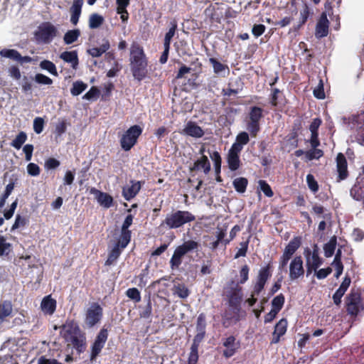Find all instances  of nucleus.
Listing matches in <instances>:
<instances>
[{"label": "nucleus", "instance_id": "nucleus-17", "mask_svg": "<svg viewBox=\"0 0 364 364\" xmlns=\"http://www.w3.org/2000/svg\"><path fill=\"white\" fill-rule=\"evenodd\" d=\"M129 242L122 243V240L117 238L114 247L109 252L107 259L105 261L106 266L112 265L120 256L122 250L129 245Z\"/></svg>", "mask_w": 364, "mask_h": 364}, {"label": "nucleus", "instance_id": "nucleus-40", "mask_svg": "<svg viewBox=\"0 0 364 364\" xmlns=\"http://www.w3.org/2000/svg\"><path fill=\"white\" fill-rule=\"evenodd\" d=\"M11 250V244L6 242V238L0 235V257L8 256Z\"/></svg>", "mask_w": 364, "mask_h": 364}, {"label": "nucleus", "instance_id": "nucleus-48", "mask_svg": "<svg viewBox=\"0 0 364 364\" xmlns=\"http://www.w3.org/2000/svg\"><path fill=\"white\" fill-rule=\"evenodd\" d=\"M196 332L205 333L206 328V316L204 313H200L196 321Z\"/></svg>", "mask_w": 364, "mask_h": 364}, {"label": "nucleus", "instance_id": "nucleus-55", "mask_svg": "<svg viewBox=\"0 0 364 364\" xmlns=\"http://www.w3.org/2000/svg\"><path fill=\"white\" fill-rule=\"evenodd\" d=\"M249 271L250 268L247 264L243 265L240 270V279L237 283H239V285L245 284L249 279Z\"/></svg>", "mask_w": 364, "mask_h": 364}, {"label": "nucleus", "instance_id": "nucleus-52", "mask_svg": "<svg viewBox=\"0 0 364 364\" xmlns=\"http://www.w3.org/2000/svg\"><path fill=\"white\" fill-rule=\"evenodd\" d=\"M126 295L136 303L141 301L140 291L135 287L128 289L126 291Z\"/></svg>", "mask_w": 364, "mask_h": 364}, {"label": "nucleus", "instance_id": "nucleus-60", "mask_svg": "<svg viewBox=\"0 0 364 364\" xmlns=\"http://www.w3.org/2000/svg\"><path fill=\"white\" fill-rule=\"evenodd\" d=\"M170 28L168 32L165 34L164 39L171 41L173 37L177 31L178 24L176 20H173L170 23Z\"/></svg>", "mask_w": 364, "mask_h": 364}, {"label": "nucleus", "instance_id": "nucleus-36", "mask_svg": "<svg viewBox=\"0 0 364 364\" xmlns=\"http://www.w3.org/2000/svg\"><path fill=\"white\" fill-rule=\"evenodd\" d=\"M80 36L79 29L68 31L63 37V41L66 45H70L75 42Z\"/></svg>", "mask_w": 364, "mask_h": 364}, {"label": "nucleus", "instance_id": "nucleus-29", "mask_svg": "<svg viewBox=\"0 0 364 364\" xmlns=\"http://www.w3.org/2000/svg\"><path fill=\"white\" fill-rule=\"evenodd\" d=\"M110 48L109 40L103 39L102 43L100 47H94L87 50V53L93 58L100 57L103 53H106Z\"/></svg>", "mask_w": 364, "mask_h": 364}, {"label": "nucleus", "instance_id": "nucleus-19", "mask_svg": "<svg viewBox=\"0 0 364 364\" xmlns=\"http://www.w3.org/2000/svg\"><path fill=\"white\" fill-rule=\"evenodd\" d=\"M134 216L132 214H128L121 227L120 234L118 237L122 240V243L130 242L132 238V232L129 230V227L132 225Z\"/></svg>", "mask_w": 364, "mask_h": 364}, {"label": "nucleus", "instance_id": "nucleus-16", "mask_svg": "<svg viewBox=\"0 0 364 364\" xmlns=\"http://www.w3.org/2000/svg\"><path fill=\"white\" fill-rule=\"evenodd\" d=\"M328 12L323 11L317 22L315 36L317 38L326 37L328 34L329 21L327 18Z\"/></svg>", "mask_w": 364, "mask_h": 364}, {"label": "nucleus", "instance_id": "nucleus-23", "mask_svg": "<svg viewBox=\"0 0 364 364\" xmlns=\"http://www.w3.org/2000/svg\"><path fill=\"white\" fill-rule=\"evenodd\" d=\"M90 193L95 196L97 202L103 207L109 208L113 205V198L108 193L102 192L95 188L90 189Z\"/></svg>", "mask_w": 364, "mask_h": 364}, {"label": "nucleus", "instance_id": "nucleus-27", "mask_svg": "<svg viewBox=\"0 0 364 364\" xmlns=\"http://www.w3.org/2000/svg\"><path fill=\"white\" fill-rule=\"evenodd\" d=\"M41 308L45 314L52 315L56 309V301L51 295L46 296L41 301Z\"/></svg>", "mask_w": 364, "mask_h": 364}, {"label": "nucleus", "instance_id": "nucleus-25", "mask_svg": "<svg viewBox=\"0 0 364 364\" xmlns=\"http://www.w3.org/2000/svg\"><path fill=\"white\" fill-rule=\"evenodd\" d=\"M83 3V0H74L70 9L71 14L70 22L75 26L77 25L79 21Z\"/></svg>", "mask_w": 364, "mask_h": 364}, {"label": "nucleus", "instance_id": "nucleus-44", "mask_svg": "<svg viewBox=\"0 0 364 364\" xmlns=\"http://www.w3.org/2000/svg\"><path fill=\"white\" fill-rule=\"evenodd\" d=\"M87 87V84L82 81H76L73 82V87L70 89V92L73 96H77L85 91Z\"/></svg>", "mask_w": 364, "mask_h": 364}, {"label": "nucleus", "instance_id": "nucleus-41", "mask_svg": "<svg viewBox=\"0 0 364 364\" xmlns=\"http://www.w3.org/2000/svg\"><path fill=\"white\" fill-rule=\"evenodd\" d=\"M27 139L26 134L21 131L20 132L16 138L11 141V145L16 149H20L22 145L26 142Z\"/></svg>", "mask_w": 364, "mask_h": 364}, {"label": "nucleus", "instance_id": "nucleus-62", "mask_svg": "<svg viewBox=\"0 0 364 364\" xmlns=\"http://www.w3.org/2000/svg\"><path fill=\"white\" fill-rule=\"evenodd\" d=\"M44 119L42 117H37L33 120V130L36 134H41L44 128Z\"/></svg>", "mask_w": 364, "mask_h": 364}, {"label": "nucleus", "instance_id": "nucleus-61", "mask_svg": "<svg viewBox=\"0 0 364 364\" xmlns=\"http://www.w3.org/2000/svg\"><path fill=\"white\" fill-rule=\"evenodd\" d=\"M306 182L311 191L316 193L318 191V184L312 174L309 173L306 176Z\"/></svg>", "mask_w": 364, "mask_h": 364}, {"label": "nucleus", "instance_id": "nucleus-30", "mask_svg": "<svg viewBox=\"0 0 364 364\" xmlns=\"http://www.w3.org/2000/svg\"><path fill=\"white\" fill-rule=\"evenodd\" d=\"M301 245V237H294L285 247L284 253L292 257Z\"/></svg>", "mask_w": 364, "mask_h": 364}, {"label": "nucleus", "instance_id": "nucleus-63", "mask_svg": "<svg viewBox=\"0 0 364 364\" xmlns=\"http://www.w3.org/2000/svg\"><path fill=\"white\" fill-rule=\"evenodd\" d=\"M8 73L10 77L16 80H18L21 77L20 69L16 65H13L9 68Z\"/></svg>", "mask_w": 364, "mask_h": 364}, {"label": "nucleus", "instance_id": "nucleus-64", "mask_svg": "<svg viewBox=\"0 0 364 364\" xmlns=\"http://www.w3.org/2000/svg\"><path fill=\"white\" fill-rule=\"evenodd\" d=\"M198 360V348L191 346L188 364H197Z\"/></svg>", "mask_w": 364, "mask_h": 364}, {"label": "nucleus", "instance_id": "nucleus-2", "mask_svg": "<svg viewBox=\"0 0 364 364\" xmlns=\"http://www.w3.org/2000/svg\"><path fill=\"white\" fill-rule=\"evenodd\" d=\"M223 295L228 301V306L233 310L234 314L237 315L241 310L242 287L237 282L230 280L224 287Z\"/></svg>", "mask_w": 364, "mask_h": 364}, {"label": "nucleus", "instance_id": "nucleus-24", "mask_svg": "<svg viewBox=\"0 0 364 364\" xmlns=\"http://www.w3.org/2000/svg\"><path fill=\"white\" fill-rule=\"evenodd\" d=\"M191 171H203L205 174H208L210 171V163L208 158L205 155L201 156V157L197 159L193 165L190 167Z\"/></svg>", "mask_w": 364, "mask_h": 364}, {"label": "nucleus", "instance_id": "nucleus-56", "mask_svg": "<svg viewBox=\"0 0 364 364\" xmlns=\"http://www.w3.org/2000/svg\"><path fill=\"white\" fill-rule=\"evenodd\" d=\"M342 0H326L324 7L325 11L328 12V14L331 16L333 14V8L335 6L339 7Z\"/></svg>", "mask_w": 364, "mask_h": 364}, {"label": "nucleus", "instance_id": "nucleus-14", "mask_svg": "<svg viewBox=\"0 0 364 364\" xmlns=\"http://www.w3.org/2000/svg\"><path fill=\"white\" fill-rule=\"evenodd\" d=\"M144 183V181L130 180L129 185L122 188V195L124 198L127 201L133 199L139 193Z\"/></svg>", "mask_w": 364, "mask_h": 364}, {"label": "nucleus", "instance_id": "nucleus-21", "mask_svg": "<svg viewBox=\"0 0 364 364\" xmlns=\"http://www.w3.org/2000/svg\"><path fill=\"white\" fill-rule=\"evenodd\" d=\"M181 133L193 138H201L205 134L203 129L192 121H188L186 123Z\"/></svg>", "mask_w": 364, "mask_h": 364}, {"label": "nucleus", "instance_id": "nucleus-13", "mask_svg": "<svg viewBox=\"0 0 364 364\" xmlns=\"http://www.w3.org/2000/svg\"><path fill=\"white\" fill-rule=\"evenodd\" d=\"M305 273L301 256L294 257L289 264V277L291 281H295L302 277Z\"/></svg>", "mask_w": 364, "mask_h": 364}, {"label": "nucleus", "instance_id": "nucleus-35", "mask_svg": "<svg viewBox=\"0 0 364 364\" xmlns=\"http://www.w3.org/2000/svg\"><path fill=\"white\" fill-rule=\"evenodd\" d=\"M337 240L335 236L332 237L330 240L326 243L323 246L324 255L326 257H331L333 255L336 247Z\"/></svg>", "mask_w": 364, "mask_h": 364}, {"label": "nucleus", "instance_id": "nucleus-57", "mask_svg": "<svg viewBox=\"0 0 364 364\" xmlns=\"http://www.w3.org/2000/svg\"><path fill=\"white\" fill-rule=\"evenodd\" d=\"M152 313V306L150 297L148 298L146 305L140 311L139 315L141 318H149Z\"/></svg>", "mask_w": 364, "mask_h": 364}, {"label": "nucleus", "instance_id": "nucleus-11", "mask_svg": "<svg viewBox=\"0 0 364 364\" xmlns=\"http://www.w3.org/2000/svg\"><path fill=\"white\" fill-rule=\"evenodd\" d=\"M108 338V331L105 328H102L96 336V338L91 346V353L90 360L94 361L101 353L102 348Z\"/></svg>", "mask_w": 364, "mask_h": 364}, {"label": "nucleus", "instance_id": "nucleus-12", "mask_svg": "<svg viewBox=\"0 0 364 364\" xmlns=\"http://www.w3.org/2000/svg\"><path fill=\"white\" fill-rule=\"evenodd\" d=\"M82 332L78 323L73 319H68L60 326V335L65 342Z\"/></svg>", "mask_w": 364, "mask_h": 364}, {"label": "nucleus", "instance_id": "nucleus-1", "mask_svg": "<svg viewBox=\"0 0 364 364\" xmlns=\"http://www.w3.org/2000/svg\"><path fill=\"white\" fill-rule=\"evenodd\" d=\"M130 66L133 77L139 82L146 77L148 60L143 47L136 42H134L131 46Z\"/></svg>", "mask_w": 364, "mask_h": 364}, {"label": "nucleus", "instance_id": "nucleus-8", "mask_svg": "<svg viewBox=\"0 0 364 364\" xmlns=\"http://www.w3.org/2000/svg\"><path fill=\"white\" fill-rule=\"evenodd\" d=\"M346 309L348 314L356 316L364 309L361 294L358 291L351 290L345 299Z\"/></svg>", "mask_w": 364, "mask_h": 364}, {"label": "nucleus", "instance_id": "nucleus-28", "mask_svg": "<svg viewBox=\"0 0 364 364\" xmlns=\"http://www.w3.org/2000/svg\"><path fill=\"white\" fill-rule=\"evenodd\" d=\"M60 58L65 62L71 63V66L73 69L77 68L79 59L76 50L64 51L60 55Z\"/></svg>", "mask_w": 364, "mask_h": 364}, {"label": "nucleus", "instance_id": "nucleus-7", "mask_svg": "<svg viewBox=\"0 0 364 364\" xmlns=\"http://www.w3.org/2000/svg\"><path fill=\"white\" fill-rule=\"evenodd\" d=\"M304 255L306 257V277H309L323 264V260L319 256L318 247L316 244L313 246L312 251L306 247L304 250Z\"/></svg>", "mask_w": 364, "mask_h": 364}, {"label": "nucleus", "instance_id": "nucleus-5", "mask_svg": "<svg viewBox=\"0 0 364 364\" xmlns=\"http://www.w3.org/2000/svg\"><path fill=\"white\" fill-rule=\"evenodd\" d=\"M263 112V109L257 106L250 108L246 118V129L252 137H256L261 129L260 121L264 117Z\"/></svg>", "mask_w": 364, "mask_h": 364}, {"label": "nucleus", "instance_id": "nucleus-54", "mask_svg": "<svg viewBox=\"0 0 364 364\" xmlns=\"http://www.w3.org/2000/svg\"><path fill=\"white\" fill-rule=\"evenodd\" d=\"M149 274V269L146 267V268L143 269L140 274L136 277V278L139 279V282L137 284L138 287L140 288H144L146 287L147 284V279L146 277Z\"/></svg>", "mask_w": 364, "mask_h": 364}, {"label": "nucleus", "instance_id": "nucleus-26", "mask_svg": "<svg viewBox=\"0 0 364 364\" xmlns=\"http://www.w3.org/2000/svg\"><path fill=\"white\" fill-rule=\"evenodd\" d=\"M67 343L72 344L73 348H75L79 353L84 352L86 347V337L85 333L80 332L79 335L73 336L70 340L68 341Z\"/></svg>", "mask_w": 364, "mask_h": 364}, {"label": "nucleus", "instance_id": "nucleus-4", "mask_svg": "<svg viewBox=\"0 0 364 364\" xmlns=\"http://www.w3.org/2000/svg\"><path fill=\"white\" fill-rule=\"evenodd\" d=\"M200 247V244L193 240H186L177 246L169 262L171 269H178L182 263L183 257L190 252H198Z\"/></svg>", "mask_w": 364, "mask_h": 364}, {"label": "nucleus", "instance_id": "nucleus-39", "mask_svg": "<svg viewBox=\"0 0 364 364\" xmlns=\"http://www.w3.org/2000/svg\"><path fill=\"white\" fill-rule=\"evenodd\" d=\"M40 68L43 70H46L48 71L51 75L54 76H58V73L57 72L55 65L50 60H43L40 63Z\"/></svg>", "mask_w": 364, "mask_h": 364}, {"label": "nucleus", "instance_id": "nucleus-32", "mask_svg": "<svg viewBox=\"0 0 364 364\" xmlns=\"http://www.w3.org/2000/svg\"><path fill=\"white\" fill-rule=\"evenodd\" d=\"M227 163L228 165V168L231 171H235L237 170L241 164L240 156L231 153H228Z\"/></svg>", "mask_w": 364, "mask_h": 364}, {"label": "nucleus", "instance_id": "nucleus-58", "mask_svg": "<svg viewBox=\"0 0 364 364\" xmlns=\"http://www.w3.org/2000/svg\"><path fill=\"white\" fill-rule=\"evenodd\" d=\"M257 277L267 281L272 277L270 264H268L265 267H262L259 271Z\"/></svg>", "mask_w": 364, "mask_h": 364}, {"label": "nucleus", "instance_id": "nucleus-59", "mask_svg": "<svg viewBox=\"0 0 364 364\" xmlns=\"http://www.w3.org/2000/svg\"><path fill=\"white\" fill-rule=\"evenodd\" d=\"M34 80L36 83L40 85H49L53 84V80L51 78L41 73H37L35 75Z\"/></svg>", "mask_w": 364, "mask_h": 364}, {"label": "nucleus", "instance_id": "nucleus-43", "mask_svg": "<svg viewBox=\"0 0 364 364\" xmlns=\"http://www.w3.org/2000/svg\"><path fill=\"white\" fill-rule=\"evenodd\" d=\"M363 193V188L359 185H354L350 191V196L357 201L364 200Z\"/></svg>", "mask_w": 364, "mask_h": 364}, {"label": "nucleus", "instance_id": "nucleus-18", "mask_svg": "<svg viewBox=\"0 0 364 364\" xmlns=\"http://www.w3.org/2000/svg\"><path fill=\"white\" fill-rule=\"evenodd\" d=\"M223 345L226 348V349L223 352V356L226 358L233 356L240 348V342L236 341V338L233 336H230L226 338L224 340Z\"/></svg>", "mask_w": 364, "mask_h": 364}, {"label": "nucleus", "instance_id": "nucleus-6", "mask_svg": "<svg viewBox=\"0 0 364 364\" xmlns=\"http://www.w3.org/2000/svg\"><path fill=\"white\" fill-rule=\"evenodd\" d=\"M142 132L143 129L139 125L131 126L120 137L119 143L122 149L125 151L131 150L137 143Z\"/></svg>", "mask_w": 364, "mask_h": 364}, {"label": "nucleus", "instance_id": "nucleus-42", "mask_svg": "<svg viewBox=\"0 0 364 364\" xmlns=\"http://www.w3.org/2000/svg\"><path fill=\"white\" fill-rule=\"evenodd\" d=\"M285 297L283 294L276 296L272 301V309L275 311H280L284 306Z\"/></svg>", "mask_w": 364, "mask_h": 364}, {"label": "nucleus", "instance_id": "nucleus-50", "mask_svg": "<svg viewBox=\"0 0 364 364\" xmlns=\"http://www.w3.org/2000/svg\"><path fill=\"white\" fill-rule=\"evenodd\" d=\"M314 96L318 100H323L326 97L323 82L322 79H320L318 85L313 91Z\"/></svg>", "mask_w": 364, "mask_h": 364}, {"label": "nucleus", "instance_id": "nucleus-46", "mask_svg": "<svg viewBox=\"0 0 364 364\" xmlns=\"http://www.w3.org/2000/svg\"><path fill=\"white\" fill-rule=\"evenodd\" d=\"M28 218L25 216H21L19 214H17L16 216V219L14 223L13 224L11 231L13 232L15 230L19 228L20 227H24L28 223Z\"/></svg>", "mask_w": 364, "mask_h": 364}, {"label": "nucleus", "instance_id": "nucleus-53", "mask_svg": "<svg viewBox=\"0 0 364 364\" xmlns=\"http://www.w3.org/2000/svg\"><path fill=\"white\" fill-rule=\"evenodd\" d=\"M259 185L260 190L264 193V194L271 198L274 196V192L272 190L271 186L268 184V183L264 180H259Z\"/></svg>", "mask_w": 364, "mask_h": 364}, {"label": "nucleus", "instance_id": "nucleus-45", "mask_svg": "<svg viewBox=\"0 0 364 364\" xmlns=\"http://www.w3.org/2000/svg\"><path fill=\"white\" fill-rule=\"evenodd\" d=\"M174 294L181 299H186L189 296L190 291L184 284H178L174 286Z\"/></svg>", "mask_w": 364, "mask_h": 364}, {"label": "nucleus", "instance_id": "nucleus-51", "mask_svg": "<svg viewBox=\"0 0 364 364\" xmlns=\"http://www.w3.org/2000/svg\"><path fill=\"white\" fill-rule=\"evenodd\" d=\"M283 94L278 88H272L270 98V104L273 107H277L279 104V100L282 97Z\"/></svg>", "mask_w": 364, "mask_h": 364}, {"label": "nucleus", "instance_id": "nucleus-47", "mask_svg": "<svg viewBox=\"0 0 364 364\" xmlns=\"http://www.w3.org/2000/svg\"><path fill=\"white\" fill-rule=\"evenodd\" d=\"M305 155L308 161H312L314 159H318L323 156V151L317 148H312V149L306 151Z\"/></svg>", "mask_w": 364, "mask_h": 364}, {"label": "nucleus", "instance_id": "nucleus-38", "mask_svg": "<svg viewBox=\"0 0 364 364\" xmlns=\"http://www.w3.org/2000/svg\"><path fill=\"white\" fill-rule=\"evenodd\" d=\"M309 14H310V10H309V6L306 4H305L303 9L300 11L299 23L296 26H294V31H297V30L300 29V28L306 23V21L309 17Z\"/></svg>", "mask_w": 364, "mask_h": 364}, {"label": "nucleus", "instance_id": "nucleus-10", "mask_svg": "<svg viewBox=\"0 0 364 364\" xmlns=\"http://www.w3.org/2000/svg\"><path fill=\"white\" fill-rule=\"evenodd\" d=\"M102 306L97 302H93L86 311L85 322L89 328H92L102 320Z\"/></svg>", "mask_w": 364, "mask_h": 364}, {"label": "nucleus", "instance_id": "nucleus-34", "mask_svg": "<svg viewBox=\"0 0 364 364\" xmlns=\"http://www.w3.org/2000/svg\"><path fill=\"white\" fill-rule=\"evenodd\" d=\"M232 185L237 193H243L246 191L248 185V180L245 177L236 178L233 181Z\"/></svg>", "mask_w": 364, "mask_h": 364}, {"label": "nucleus", "instance_id": "nucleus-49", "mask_svg": "<svg viewBox=\"0 0 364 364\" xmlns=\"http://www.w3.org/2000/svg\"><path fill=\"white\" fill-rule=\"evenodd\" d=\"M250 240H247L246 241L241 242L240 243V247L238 249L237 252L235 253L234 258L238 259L241 257H245L247 253L248 247H249Z\"/></svg>", "mask_w": 364, "mask_h": 364}, {"label": "nucleus", "instance_id": "nucleus-31", "mask_svg": "<svg viewBox=\"0 0 364 364\" xmlns=\"http://www.w3.org/2000/svg\"><path fill=\"white\" fill-rule=\"evenodd\" d=\"M12 313V304L9 301H4L0 303V323Z\"/></svg>", "mask_w": 364, "mask_h": 364}, {"label": "nucleus", "instance_id": "nucleus-15", "mask_svg": "<svg viewBox=\"0 0 364 364\" xmlns=\"http://www.w3.org/2000/svg\"><path fill=\"white\" fill-rule=\"evenodd\" d=\"M0 55L3 58H9L13 61L17 62L21 65L30 63L33 62V58L30 56H22L21 53L15 49L4 48L0 51Z\"/></svg>", "mask_w": 364, "mask_h": 364}, {"label": "nucleus", "instance_id": "nucleus-37", "mask_svg": "<svg viewBox=\"0 0 364 364\" xmlns=\"http://www.w3.org/2000/svg\"><path fill=\"white\" fill-rule=\"evenodd\" d=\"M209 62L213 66V72L215 74L220 75L225 70H227L228 72H229L228 66L225 64L220 63L219 60H218V59L215 58H210Z\"/></svg>", "mask_w": 364, "mask_h": 364}, {"label": "nucleus", "instance_id": "nucleus-9", "mask_svg": "<svg viewBox=\"0 0 364 364\" xmlns=\"http://www.w3.org/2000/svg\"><path fill=\"white\" fill-rule=\"evenodd\" d=\"M57 34L56 27L50 22L42 23L34 33L36 39L44 43H50Z\"/></svg>", "mask_w": 364, "mask_h": 364}, {"label": "nucleus", "instance_id": "nucleus-3", "mask_svg": "<svg viewBox=\"0 0 364 364\" xmlns=\"http://www.w3.org/2000/svg\"><path fill=\"white\" fill-rule=\"evenodd\" d=\"M196 220V216L188 210H176L166 215L165 219L160 224V227L168 229H178L186 223Z\"/></svg>", "mask_w": 364, "mask_h": 364}, {"label": "nucleus", "instance_id": "nucleus-22", "mask_svg": "<svg viewBox=\"0 0 364 364\" xmlns=\"http://www.w3.org/2000/svg\"><path fill=\"white\" fill-rule=\"evenodd\" d=\"M287 318L280 319L274 326V331L272 335V339L271 341V344H276L279 342L280 338L284 336L287 329Z\"/></svg>", "mask_w": 364, "mask_h": 364}, {"label": "nucleus", "instance_id": "nucleus-33", "mask_svg": "<svg viewBox=\"0 0 364 364\" xmlns=\"http://www.w3.org/2000/svg\"><path fill=\"white\" fill-rule=\"evenodd\" d=\"M104 18L102 16L93 13L89 17V28L90 29H95L100 27L104 23Z\"/></svg>", "mask_w": 364, "mask_h": 364}, {"label": "nucleus", "instance_id": "nucleus-20", "mask_svg": "<svg viewBox=\"0 0 364 364\" xmlns=\"http://www.w3.org/2000/svg\"><path fill=\"white\" fill-rule=\"evenodd\" d=\"M336 167L338 175V181L345 180L348 176V164L345 156L342 153L338 154L336 156Z\"/></svg>", "mask_w": 364, "mask_h": 364}]
</instances>
